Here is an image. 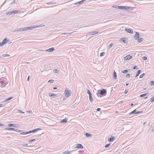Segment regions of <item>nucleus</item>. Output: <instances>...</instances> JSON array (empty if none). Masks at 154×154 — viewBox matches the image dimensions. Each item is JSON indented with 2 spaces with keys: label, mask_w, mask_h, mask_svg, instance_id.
I'll return each instance as SVG.
<instances>
[{
  "label": "nucleus",
  "mask_w": 154,
  "mask_h": 154,
  "mask_svg": "<svg viewBox=\"0 0 154 154\" xmlns=\"http://www.w3.org/2000/svg\"><path fill=\"white\" fill-rule=\"evenodd\" d=\"M70 151H65L64 152H63V154H69V153H70Z\"/></svg>",
  "instance_id": "28"
},
{
  "label": "nucleus",
  "mask_w": 154,
  "mask_h": 154,
  "mask_svg": "<svg viewBox=\"0 0 154 154\" xmlns=\"http://www.w3.org/2000/svg\"><path fill=\"white\" fill-rule=\"evenodd\" d=\"M31 133V132L30 131L26 132H22L20 134L21 135H26L27 134H29Z\"/></svg>",
  "instance_id": "21"
},
{
  "label": "nucleus",
  "mask_w": 154,
  "mask_h": 154,
  "mask_svg": "<svg viewBox=\"0 0 154 154\" xmlns=\"http://www.w3.org/2000/svg\"><path fill=\"white\" fill-rule=\"evenodd\" d=\"M3 45L2 42H0V46H2Z\"/></svg>",
  "instance_id": "60"
},
{
  "label": "nucleus",
  "mask_w": 154,
  "mask_h": 154,
  "mask_svg": "<svg viewBox=\"0 0 154 154\" xmlns=\"http://www.w3.org/2000/svg\"><path fill=\"white\" fill-rule=\"evenodd\" d=\"M13 97H11L9 98H8L7 99H6L5 100H4V101L5 102H6V101H7L8 100H11V99H12Z\"/></svg>",
  "instance_id": "29"
},
{
  "label": "nucleus",
  "mask_w": 154,
  "mask_h": 154,
  "mask_svg": "<svg viewBox=\"0 0 154 154\" xmlns=\"http://www.w3.org/2000/svg\"><path fill=\"white\" fill-rule=\"evenodd\" d=\"M132 57L130 55H128L124 57V60H129L132 58Z\"/></svg>",
  "instance_id": "7"
},
{
  "label": "nucleus",
  "mask_w": 154,
  "mask_h": 154,
  "mask_svg": "<svg viewBox=\"0 0 154 154\" xmlns=\"http://www.w3.org/2000/svg\"><path fill=\"white\" fill-rule=\"evenodd\" d=\"M100 109H101L100 108H97V111H100Z\"/></svg>",
  "instance_id": "56"
},
{
  "label": "nucleus",
  "mask_w": 154,
  "mask_h": 154,
  "mask_svg": "<svg viewBox=\"0 0 154 154\" xmlns=\"http://www.w3.org/2000/svg\"><path fill=\"white\" fill-rule=\"evenodd\" d=\"M92 35L91 33V32H89L86 35V37H88V36H90V35Z\"/></svg>",
  "instance_id": "43"
},
{
  "label": "nucleus",
  "mask_w": 154,
  "mask_h": 154,
  "mask_svg": "<svg viewBox=\"0 0 154 154\" xmlns=\"http://www.w3.org/2000/svg\"><path fill=\"white\" fill-rule=\"evenodd\" d=\"M148 94V93H146L142 94L140 95V96L141 97H143L146 96Z\"/></svg>",
  "instance_id": "26"
},
{
  "label": "nucleus",
  "mask_w": 154,
  "mask_h": 154,
  "mask_svg": "<svg viewBox=\"0 0 154 154\" xmlns=\"http://www.w3.org/2000/svg\"><path fill=\"white\" fill-rule=\"evenodd\" d=\"M21 11L17 10H13L11 11L8 12L6 13L7 15H11L13 13L18 14V13H20Z\"/></svg>",
  "instance_id": "1"
},
{
  "label": "nucleus",
  "mask_w": 154,
  "mask_h": 154,
  "mask_svg": "<svg viewBox=\"0 0 154 154\" xmlns=\"http://www.w3.org/2000/svg\"><path fill=\"white\" fill-rule=\"evenodd\" d=\"M140 72H141V71L140 70H138V71L137 72V74L136 75L135 77H136L137 76L139 75V74H140Z\"/></svg>",
  "instance_id": "31"
},
{
  "label": "nucleus",
  "mask_w": 154,
  "mask_h": 154,
  "mask_svg": "<svg viewBox=\"0 0 154 154\" xmlns=\"http://www.w3.org/2000/svg\"><path fill=\"white\" fill-rule=\"evenodd\" d=\"M124 9H125L126 10H130L132 11L133 10V8L132 7H127L125 6H124Z\"/></svg>",
  "instance_id": "5"
},
{
  "label": "nucleus",
  "mask_w": 154,
  "mask_h": 154,
  "mask_svg": "<svg viewBox=\"0 0 154 154\" xmlns=\"http://www.w3.org/2000/svg\"><path fill=\"white\" fill-rule=\"evenodd\" d=\"M147 97H144V98H143V99H146L147 98Z\"/></svg>",
  "instance_id": "64"
},
{
  "label": "nucleus",
  "mask_w": 154,
  "mask_h": 154,
  "mask_svg": "<svg viewBox=\"0 0 154 154\" xmlns=\"http://www.w3.org/2000/svg\"><path fill=\"white\" fill-rule=\"evenodd\" d=\"M67 122V119H63L60 122L66 123Z\"/></svg>",
  "instance_id": "25"
},
{
  "label": "nucleus",
  "mask_w": 154,
  "mask_h": 154,
  "mask_svg": "<svg viewBox=\"0 0 154 154\" xmlns=\"http://www.w3.org/2000/svg\"><path fill=\"white\" fill-rule=\"evenodd\" d=\"M4 106L3 104H0V107Z\"/></svg>",
  "instance_id": "57"
},
{
  "label": "nucleus",
  "mask_w": 154,
  "mask_h": 154,
  "mask_svg": "<svg viewBox=\"0 0 154 154\" xmlns=\"http://www.w3.org/2000/svg\"><path fill=\"white\" fill-rule=\"evenodd\" d=\"M55 3H54V2H50L47 3L46 4H47L48 5H50V4H54Z\"/></svg>",
  "instance_id": "34"
},
{
  "label": "nucleus",
  "mask_w": 154,
  "mask_h": 154,
  "mask_svg": "<svg viewBox=\"0 0 154 154\" xmlns=\"http://www.w3.org/2000/svg\"><path fill=\"white\" fill-rule=\"evenodd\" d=\"M137 66H134L133 67V69H135L136 68Z\"/></svg>",
  "instance_id": "61"
},
{
  "label": "nucleus",
  "mask_w": 154,
  "mask_h": 154,
  "mask_svg": "<svg viewBox=\"0 0 154 154\" xmlns=\"http://www.w3.org/2000/svg\"><path fill=\"white\" fill-rule=\"evenodd\" d=\"M106 90L104 89H103L101 90L100 92V95H103L104 94H106Z\"/></svg>",
  "instance_id": "6"
},
{
  "label": "nucleus",
  "mask_w": 154,
  "mask_h": 154,
  "mask_svg": "<svg viewBox=\"0 0 154 154\" xmlns=\"http://www.w3.org/2000/svg\"><path fill=\"white\" fill-rule=\"evenodd\" d=\"M128 90H126L124 92L125 94H126V93H128Z\"/></svg>",
  "instance_id": "53"
},
{
  "label": "nucleus",
  "mask_w": 154,
  "mask_h": 154,
  "mask_svg": "<svg viewBox=\"0 0 154 154\" xmlns=\"http://www.w3.org/2000/svg\"><path fill=\"white\" fill-rule=\"evenodd\" d=\"M22 146H27V144H22L21 145Z\"/></svg>",
  "instance_id": "51"
},
{
  "label": "nucleus",
  "mask_w": 154,
  "mask_h": 154,
  "mask_svg": "<svg viewBox=\"0 0 154 154\" xmlns=\"http://www.w3.org/2000/svg\"><path fill=\"white\" fill-rule=\"evenodd\" d=\"M112 7L115 8L119 9H122L124 8V6H119L115 5L112 6Z\"/></svg>",
  "instance_id": "3"
},
{
  "label": "nucleus",
  "mask_w": 154,
  "mask_h": 154,
  "mask_svg": "<svg viewBox=\"0 0 154 154\" xmlns=\"http://www.w3.org/2000/svg\"><path fill=\"white\" fill-rule=\"evenodd\" d=\"M49 96H51H51H56V95H55V94H54L52 93H51L49 94Z\"/></svg>",
  "instance_id": "32"
},
{
  "label": "nucleus",
  "mask_w": 154,
  "mask_h": 154,
  "mask_svg": "<svg viewBox=\"0 0 154 154\" xmlns=\"http://www.w3.org/2000/svg\"><path fill=\"white\" fill-rule=\"evenodd\" d=\"M126 76V77H129L130 76V75L129 74H127Z\"/></svg>",
  "instance_id": "54"
},
{
  "label": "nucleus",
  "mask_w": 154,
  "mask_h": 154,
  "mask_svg": "<svg viewBox=\"0 0 154 154\" xmlns=\"http://www.w3.org/2000/svg\"><path fill=\"white\" fill-rule=\"evenodd\" d=\"M15 31H26L25 28L23 27V28H21L17 29L15 30Z\"/></svg>",
  "instance_id": "8"
},
{
  "label": "nucleus",
  "mask_w": 154,
  "mask_h": 154,
  "mask_svg": "<svg viewBox=\"0 0 154 154\" xmlns=\"http://www.w3.org/2000/svg\"><path fill=\"white\" fill-rule=\"evenodd\" d=\"M143 40V38H139L138 39V42L140 43V42H141V41H142Z\"/></svg>",
  "instance_id": "35"
},
{
  "label": "nucleus",
  "mask_w": 154,
  "mask_h": 154,
  "mask_svg": "<svg viewBox=\"0 0 154 154\" xmlns=\"http://www.w3.org/2000/svg\"><path fill=\"white\" fill-rule=\"evenodd\" d=\"M74 32H70V33H62V34H63V35H67V34H70L73 33Z\"/></svg>",
  "instance_id": "40"
},
{
  "label": "nucleus",
  "mask_w": 154,
  "mask_h": 154,
  "mask_svg": "<svg viewBox=\"0 0 154 154\" xmlns=\"http://www.w3.org/2000/svg\"><path fill=\"white\" fill-rule=\"evenodd\" d=\"M2 56L3 58H6L10 56V55L8 54H3Z\"/></svg>",
  "instance_id": "20"
},
{
  "label": "nucleus",
  "mask_w": 154,
  "mask_h": 154,
  "mask_svg": "<svg viewBox=\"0 0 154 154\" xmlns=\"http://www.w3.org/2000/svg\"><path fill=\"white\" fill-rule=\"evenodd\" d=\"M89 98L91 102H92L93 101V98L91 96V94L89 95Z\"/></svg>",
  "instance_id": "22"
},
{
  "label": "nucleus",
  "mask_w": 154,
  "mask_h": 154,
  "mask_svg": "<svg viewBox=\"0 0 154 154\" xmlns=\"http://www.w3.org/2000/svg\"><path fill=\"white\" fill-rule=\"evenodd\" d=\"M28 112L29 113L32 112V111H29Z\"/></svg>",
  "instance_id": "63"
},
{
  "label": "nucleus",
  "mask_w": 154,
  "mask_h": 154,
  "mask_svg": "<svg viewBox=\"0 0 154 154\" xmlns=\"http://www.w3.org/2000/svg\"><path fill=\"white\" fill-rule=\"evenodd\" d=\"M7 38H5L2 42V44L4 45L5 43H6L7 42H8L9 41V40H8V41H7Z\"/></svg>",
  "instance_id": "16"
},
{
  "label": "nucleus",
  "mask_w": 154,
  "mask_h": 154,
  "mask_svg": "<svg viewBox=\"0 0 154 154\" xmlns=\"http://www.w3.org/2000/svg\"><path fill=\"white\" fill-rule=\"evenodd\" d=\"M54 47L51 48H49L47 50H45V51H48L49 52H51L54 51Z\"/></svg>",
  "instance_id": "13"
},
{
  "label": "nucleus",
  "mask_w": 154,
  "mask_h": 154,
  "mask_svg": "<svg viewBox=\"0 0 154 154\" xmlns=\"http://www.w3.org/2000/svg\"><path fill=\"white\" fill-rule=\"evenodd\" d=\"M139 33L138 32H136V34L134 36V38L135 39V40H137L139 38Z\"/></svg>",
  "instance_id": "4"
},
{
  "label": "nucleus",
  "mask_w": 154,
  "mask_h": 154,
  "mask_svg": "<svg viewBox=\"0 0 154 154\" xmlns=\"http://www.w3.org/2000/svg\"><path fill=\"white\" fill-rule=\"evenodd\" d=\"M147 59V58L146 57H143V60H146Z\"/></svg>",
  "instance_id": "48"
},
{
  "label": "nucleus",
  "mask_w": 154,
  "mask_h": 154,
  "mask_svg": "<svg viewBox=\"0 0 154 154\" xmlns=\"http://www.w3.org/2000/svg\"><path fill=\"white\" fill-rule=\"evenodd\" d=\"M145 75V74L144 73H143L140 76V78H142Z\"/></svg>",
  "instance_id": "41"
},
{
  "label": "nucleus",
  "mask_w": 154,
  "mask_h": 154,
  "mask_svg": "<svg viewBox=\"0 0 154 154\" xmlns=\"http://www.w3.org/2000/svg\"><path fill=\"white\" fill-rule=\"evenodd\" d=\"M64 93L65 95L67 97H69L71 95V92H70V91H69L67 88L65 89Z\"/></svg>",
  "instance_id": "2"
},
{
  "label": "nucleus",
  "mask_w": 154,
  "mask_h": 154,
  "mask_svg": "<svg viewBox=\"0 0 154 154\" xmlns=\"http://www.w3.org/2000/svg\"><path fill=\"white\" fill-rule=\"evenodd\" d=\"M128 72V70H124L122 71V72L124 73H127Z\"/></svg>",
  "instance_id": "42"
},
{
  "label": "nucleus",
  "mask_w": 154,
  "mask_h": 154,
  "mask_svg": "<svg viewBox=\"0 0 154 154\" xmlns=\"http://www.w3.org/2000/svg\"><path fill=\"white\" fill-rule=\"evenodd\" d=\"M84 134L87 137H91L92 135L91 134L88 133L86 132H85Z\"/></svg>",
  "instance_id": "19"
},
{
  "label": "nucleus",
  "mask_w": 154,
  "mask_h": 154,
  "mask_svg": "<svg viewBox=\"0 0 154 154\" xmlns=\"http://www.w3.org/2000/svg\"><path fill=\"white\" fill-rule=\"evenodd\" d=\"M4 126V125L3 124H2V123H0V126L2 127V126Z\"/></svg>",
  "instance_id": "59"
},
{
  "label": "nucleus",
  "mask_w": 154,
  "mask_h": 154,
  "mask_svg": "<svg viewBox=\"0 0 154 154\" xmlns=\"http://www.w3.org/2000/svg\"><path fill=\"white\" fill-rule=\"evenodd\" d=\"M154 82L153 81H151L150 83L151 85H154Z\"/></svg>",
  "instance_id": "45"
},
{
  "label": "nucleus",
  "mask_w": 154,
  "mask_h": 154,
  "mask_svg": "<svg viewBox=\"0 0 154 154\" xmlns=\"http://www.w3.org/2000/svg\"><path fill=\"white\" fill-rule=\"evenodd\" d=\"M110 145V144H107L105 146V147L106 148L108 147Z\"/></svg>",
  "instance_id": "50"
},
{
  "label": "nucleus",
  "mask_w": 154,
  "mask_h": 154,
  "mask_svg": "<svg viewBox=\"0 0 154 154\" xmlns=\"http://www.w3.org/2000/svg\"><path fill=\"white\" fill-rule=\"evenodd\" d=\"M29 76L27 78V81H29Z\"/></svg>",
  "instance_id": "62"
},
{
  "label": "nucleus",
  "mask_w": 154,
  "mask_h": 154,
  "mask_svg": "<svg viewBox=\"0 0 154 154\" xmlns=\"http://www.w3.org/2000/svg\"><path fill=\"white\" fill-rule=\"evenodd\" d=\"M85 0H82L81 1H80V2H76V3H75L74 4L75 5H76L78 4H79L81 2H82L83 1H85Z\"/></svg>",
  "instance_id": "27"
},
{
  "label": "nucleus",
  "mask_w": 154,
  "mask_h": 154,
  "mask_svg": "<svg viewBox=\"0 0 154 154\" xmlns=\"http://www.w3.org/2000/svg\"><path fill=\"white\" fill-rule=\"evenodd\" d=\"M126 38H122L120 39L119 40L120 42H123L125 43H127L128 42V41L125 40Z\"/></svg>",
  "instance_id": "11"
},
{
  "label": "nucleus",
  "mask_w": 154,
  "mask_h": 154,
  "mask_svg": "<svg viewBox=\"0 0 154 154\" xmlns=\"http://www.w3.org/2000/svg\"><path fill=\"white\" fill-rule=\"evenodd\" d=\"M15 130H17L16 131H15L16 132H21L22 131L21 130H19L17 129H15Z\"/></svg>",
  "instance_id": "46"
},
{
  "label": "nucleus",
  "mask_w": 154,
  "mask_h": 154,
  "mask_svg": "<svg viewBox=\"0 0 154 154\" xmlns=\"http://www.w3.org/2000/svg\"><path fill=\"white\" fill-rule=\"evenodd\" d=\"M113 43H110V44L109 45V49L110 48H111V47L113 46Z\"/></svg>",
  "instance_id": "39"
},
{
  "label": "nucleus",
  "mask_w": 154,
  "mask_h": 154,
  "mask_svg": "<svg viewBox=\"0 0 154 154\" xmlns=\"http://www.w3.org/2000/svg\"><path fill=\"white\" fill-rule=\"evenodd\" d=\"M35 140V139H32V140H29V142H32Z\"/></svg>",
  "instance_id": "47"
},
{
  "label": "nucleus",
  "mask_w": 154,
  "mask_h": 154,
  "mask_svg": "<svg viewBox=\"0 0 154 154\" xmlns=\"http://www.w3.org/2000/svg\"><path fill=\"white\" fill-rule=\"evenodd\" d=\"M153 101H154V96H153V97L151 98V102H153Z\"/></svg>",
  "instance_id": "49"
},
{
  "label": "nucleus",
  "mask_w": 154,
  "mask_h": 154,
  "mask_svg": "<svg viewBox=\"0 0 154 154\" xmlns=\"http://www.w3.org/2000/svg\"><path fill=\"white\" fill-rule=\"evenodd\" d=\"M36 28L42 27L45 26V25L42 24H40L38 26H35Z\"/></svg>",
  "instance_id": "30"
},
{
  "label": "nucleus",
  "mask_w": 154,
  "mask_h": 154,
  "mask_svg": "<svg viewBox=\"0 0 154 154\" xmlns=\"http://www.w3.org/2000/svg\"><path fill=\"white\" fill-rule=\"evenodd\" d=\"M8 126L9 127H17V126H15L14 124H8Z\"/></svg>",
  "instance_id": "23"
},
{
  "label": "nucleus",
  "mask_w": 154,
  "mask_h": 154,
  "mask_svg": "<svg viewBox=\"0 0 154 154\" xmlns=\"http://www.w3.org/2000/svg\"><path fill=\"white\" fill-rule=\"evenodd\" d=\"M115 139V137H112L108 139V140L109 141L112 142Z\"/></svg>",
  "instance_id": "18"
},
{
  "label": "nucleus",
  "mask_w": 154,
  "mask_h": 154,
  "mask_svg": "<svg viewBox=\"0 0 154 154\" xmlns=\"http://www.w3.org/2000/svg\"><path fill=\"white\" fill-rule=\"evenodd\" d=\"M105 54V52H102L100 54V57H102V56H103Z\"/></svg>",
  "instance_id": "36"
},
{
  "label": "nucleus",
  "mask_w": 154,
  "mask_h": 154,
  "mask_svg": "<svg viewBox=\"0 0 154 154\" xmlns=\"http://www.w3.org/2000/svg\"><path fill=\"white\" fill-rule=\"evenodd\" d=\"M54 72L55 73H57V69H55L54 70Z\"/></svg>",
  "instance_id": "52"
},
{
  "label": "nucleus",
  "mask_w": 154,
  "mask_h": 154,
  "mask_svg": "<svg viewBox=\"0 0 154 154\" xmlns=\"http://www.w3.org/2000/svg\"><path fill=\"white\" fill-rule=\"evenodd\" d=\"M41 130V128H36V129H34V130H33L32 131H30L31 132V133H35L39 130Z\"/></svg>",
  "instance_id": "12"
},
{
  "label": "nucleus",
  "mask_w": 154,
  "mask_h": 154,
  "mask_svg": "<svg viewBox=\"0 0 154 154\" xmlns=\"http://www.w3.org/2000/svg\"><path fill=\"white\" fill-rule=\"evenodd\" d=\"M1 83L2 85V88L4 87L5 86L6 83H5L4 82L2 81L1 82Z\"/></svg>",
  "instance_id": "24"
},
{
  "label": "nucleus",
  "mask_w": 154,
  "mask_h": 154,
  "mask_svg": "<svg viewBox=\"0 0 154 154\" xmlns=\"http://www.w3.org/2000/svg\"><path fill=\"white\" fill-rule=\"evenodd\" d=\"M78 149H81L83 148V147L82 145L81 144H77V146L76 147Z\"/></svg>",
  "instance_id": "14"
},
{
  "label": "nucleus",
  "mask_w": 154,
  "mask_h": 154,
  "mask_svg": "<svg viewBox=\"0 0 154 154\" xmlns=\"http://www.w3.org/2000/svg\"><path fill=\"white\" fill-rule=\"evenodd\" d=\"M18 111L20 112V113H24V112H22L21 110H18Z\"/></svg>",
  "instance_id": "55"
},
{
  "label": "nucleus",
  "mask_w": 154,
  "mask_h": 154,
  "mask_svg": "<svg viewBox=\"0 0 154 154\" xmlns=\"http://www.w3.org/2000/svg\"><path fill=\"white\" fill-rule=\"evenodd\" d=\"M113 74V78L114 79H116L117 78V74H116V72L114 70Z\"/></svg>",
  "instance_id": "17"
},
{
  "label": "nucleus",
  "mask_w": 154,
  "mask_h": 154,
  "mask_svg": "<svg viewBox=\"0 0 154 154\" xmlns=\"http://www.w3.org/2000/svg\"><path fill=\"white\" fill-rule=\"evenodd\" d=\"M25 30H31L32 29H33L36 28V27L35 26H32L30 27H25Z\"/></svg>",
  "instance_id": "9"
},
{
  "label": "nucleus",
  "mask_w": 154,
  "mask_h": 154,
  "mask_svg": "<svg viewBox=\"0 0 154 154\" xmlns=\"http://www.w3.org/2000/svg\"><path fill=\"white\" fill-rule=\"evenodd\" d=\"M87 91V93L89 95H91V92L89 90L87 89V91Z\"/></svg>",
  "instance_id": "38"
},
{
  "label": "nucleus",
  "mask_w": 154,
  "mask_h": 154,
  "mask_svg": "<svg viewBox=\"0 0 154 154\" xmlns=\"http://www.w3.org/2000/svg\"><path fill=\"white\" fill-rule=\"evenodd\" d=\"M54 81V80H53L52 79H51V80H49L48 81V82L52 83H53Z\"/></svg>",
  "instance_id": "44"
},
{
  "label": "nucleus",
  "mask_w": 154,
  "mask_h": 154,
  "mask_svg": "<svg viewBox=\"0 0 154 154\" xmlns=\"http://www.w3.org/2000/svg\"><path fill=\"white\" fill-rule=\"evenodd\" d=\"M98 33V31H95L94 32H93L91 33L92 35H95Z\"/></svg>",
  "instance_id": "33"
},
{
  "label": "nucleus",
  "mask_w": 154,
  "mask_h": 154,
  "mask_svg": "<svg viewBox=\"0 0 154 154\" xmlns=\"http://www.w3.org/2000/svg\"><path fill=\"white\" fill-rule=\"evenodd\" d=\"M125 30L128 33H130L131 34L133 32V31L130 29L125 28Z\"/></svg>",
  "instance_id": "10"
},
{
  "label": "nucleus",
  "mask_w": 154,
  "mask_h": 154,
  "mask_svg": "<svg viewBox=\"0 0 154 154\" xmlns=\"http://www.w3.org/2000/svg\"><path fill=\"white\" fill-rule=\"evenodd\" d=\"M142 112L138 111V112H136L135 114H138V113H140V112Z\"/></svg>",
  "instance_id": "58"
},
{
  "label": "nucleus",
  "mask_w": 154,
  "mask_h": 154,
  "mask_svg": "<svg viewBox=\"0 0 154 154\" xmlns=\"http://www.w3.org/2000/svg\"><path fill=\"white\" fill-rule=\"evenodd\" d=\"M136 109H135L134 110H133V111H132V112H131L129 114H132L136 112Z\"/></svg>",
  "instance_id": "37"
},
{
  "label": "nucleus",
  "mask_w": 154,
  "mask_h": 154,
  "mask_svg": "<svg viewBox=\"0 0 154 154\" xmlns=\"http://www.w3.org/2000/svg\"><path fill=\"white\" fill-rule=\"evenodd\" d=\"M5 130H13L14 131H16L17 130H15V129L12 128H7L5 129Z\"/></svg>",
  "instance_id": "15"
}]
</instances>
